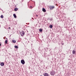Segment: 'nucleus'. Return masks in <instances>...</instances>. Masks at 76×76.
<instances>
[{"label": "nucleus", "instance_id": "obj_1", "mask_svg": "<svg viewBox=\"0 0 76 76\" xmlns=\"http://www.w3.org/2000/svg\"><path fill=\"white\" fill-rule=\"evenodd\" d=\"M50 74L52 76H54L55 74H56V72L54 71H52L50 72Z\"/></svg>", "mask_w": 76, "mask_h": 76}, {"label": "nucleus", "instance_id": "obj_2", "mask_svg": "<svg viewBox=\"0 0 76 76\" xmlns=\"http://www.w3.org/2000/svg\"><path fill=\"white\" fill-rule=\"evenodd\" d=\"M49 9L50 10H53V9H54L55 8V7L54 6H49Z\"/></svg>", "mask_w": 76, "mask_h": 76}, {"label": "nucleus", "instance_id": "obj_3", "mask_svg": "<svg viewBox=\"0 0 76 76\" xmlns=\"http://www.w3.org/2000/svg\"><path fill=\"white\" fill-rule=\"evenodd\" d=\"M21 63L22 64H24L25 62V61L23 60H22L21 61Z\"/></svg>", "mask_w": 76, "mask_h": 76}, {"label": "nucleus", "instance_id": "obj_4", "mask_svg": "<svg viewBox=\"0 0 76 76\" xmlns=\"http://www.w3.org/2000/svg\"><path fill=\"white\" fill-rule=\"evenodd\" d=\"M21 35L22 37H23L24 35H25V32L24 31H22V32L21 33Z\"/></svg>", "mask_w": 76, "mask_h": 76}, {"label": "nucleus", "instance_id": "obj_5", "mask_svg": "<svg viewBox=\"0 0 76 76\" xmlns=\"http://www.w3.org/2000/svg\"><path fill=\"white\" fill-rule=\"evenodd\" d=\"M0 65L1 66H3L4 65V63L3 62H1L0 64Z\"/></svg>", "mask_w": 76, "mask_h": 76}, {"label": "nucleus", "instance_id": "obj_6", "mask_svg": "<svg viewBox=\"0 0 76 76\" xmlns=\"http://www.w3.org/2000/svg\"><path fill=\"white\" fill-rule=\"evenodd\" d=\"M72 54H76V51L74 50H73Z\"/></svg>", "mask_w": 76, "mask_h": 76}, {"label": "nucleus", "instance_id": "obj_7", "mask_svg": "<svg viewBox=\"0 0 76 76\" xmlns=\"http://www.w3.org/2000/svg\"><path fill=\"white\" fill-rule=\"evenodd\" d=\"M42 10L44 12H46V10H45V9L44 8H42Z\"/></svg>", "mask_w": 76, "mask_h": 76}, {"label": "nucleus", "instance_id": "obj_8", "mask_svg": "<svg viewBox=\"0 0 76 76\" xmlns=\"http://www.w3.org/2000/svg\"><path fill=\"white\" fill-rule=\"evenodd\" d=\"M12 42H13V43H15L16 42V41L15 40H12Z\"/></svg>", "mask_w": 76, "mask_h": 76}, {"label": "nucleus", "instance_id": "obj_9", "mask_svg": "<svg viewBox=\"0 0 76 76\" xmlns=\"http://www.w3.org/2000/svg\"><path fill=\"white\" fill-rule=\"evenodd\" d=\"M18 10V8H15L14 9V10L15 11V12L17 11Z\"/></svg>", "mask_w": 76, "mask_h": 76}, {"label": "nucleus", "instance_id": "obj_10", "mask_svg": "<svg viewBox=\"0 0 76 76\" xmlns=\"http://www.w3.org/2000/svg\"><path fill=\"white\" fill-rule=\"evenodd\" d=\"M49 27L50 28H53V25H50L49 26Z\"/></svg>", "mask_w": 76, "mask_h": 76}, {"label": "nucleus", "instance_id": "obj_11", "mask_svg": "<svg viewBox=\"0 0 76 76\" xmlns=\"http://www.w3.org/2000/svg\"><path fill=\"white\" fill-rule=\"evenodd\" d=\"M44 75L45 76H48V74L47 73H45Z\"/></svg>", "mask_w": 76, "mask_h": 76}, {"label": "nucleus", "instance_id": "obj_12", "mask_svg": "<svg viewBox=\"0 0 76 76\" xmlns=\"http://www.w3.org/2000/svg\"><path fill=\"white\" fill-rule=\"evenodd\" d=\"M13 16L15 18H16V14H13Z\"/></svg>", "mask_w": 76, "mask_h": 76}, {"label": "nucleus", "instance_id": "obj_13", "mask_svg": "<svg viewBox=\"0 0 76 76\" xmlns=\"http://www.w3.org/2000/svg\"><path fill=\"white\" fill-rule=\"evenodd\" d=\"M1 18H4V16H3V15H1Z\"/></svg>", "mask_w": 76, "mask_h": 76}, {"label": "nucleus", "instance_id": "obj_14", "mask_svg": "<svg viewBox=\"0 0 76 76\" xmlns=\"http://www.w3.org/2000/svg\"><path fill=\"white\" fill-rule=\"evenodd\" d=\"M42 29H39V32H42Z\"/></svg>", "mask_w": 76, "mask_h": 76}, {"label": "nucleus", "instance_id": "obj_15", "mask_svg": "<svg viewBox=\"0 0 76 76\" xmlns=\"http://www.w3.org/2000/svg\"><path fill=\"white\" fill-rule=\"evenodd\" d=\"M15 48H18V47L17 46H15Z\"/></svg>", "mask_w": 76, "mask_h": 76}, {"label": "nucleus", "instance_id": "obj_16", "mask_svg": "<svg viewBox=\"0 0 76 76\" xmlns=\"http://www.w3.org/2000/svg\"><path fill=\"white\" fill-rule=\"evenodd\" d=\"M7 40L5 41V43L7 44Z\"/></svg>", "mask_w": 76, "mask_h": 76}, {"label": "nucleus", "instance_id": "obj_17", "mask_svg": "<svg viewBox=\"0 0 76 76\" xmlns=\"http://www.w3.org/2000/svg\"><path fill=\"white\" fill-rule=\"evenodd\" d=\"M48 19L49 20H51V21L53 19H52V18H50V19L48 18Z\"/></svg>", "mask_w": 76, "mask_h": 76}, {"label": "nucleus", "instance_id": "obj_18", "mask_svg": "<svg viewBox=\"0 0 76 76\" xmlns=\"http://www.w3.org/2000/svg\"><path fill=\"white\" fill-rule=\"evenodd\" d=\"M36 15V16H37V17H38V15Z\"/></svg>", "mask_w": 76, "mask_h": 76}, {"label": "nucleus", "instance_id": "obj_19", "mask_svg": "<svg viewBox=\"0 0 76 76\" xmlns=\"http://www.w3.org/2000/svg\"><path fill=\"white\" fill-rule=\"evenodd\" d=\"M30 8H32V6H30Z\"/></svg>", "mask_w": 76, "mask_h": 76}, {"label": "nucleus", "instance_id": "obj_20", "mask_svg": "<svg viewBox=\"0 0 76 76\" xmlns=\"http://www.w3.org/2000/svg\"><path fill=\"white\" fill-rule=\"evenodd\" d=\"M62 45H64V43H62Z\"/></svg>", "mask_w": 76, "mask_h": 76}, {"label": "nucleus", "instance_id": "obj_21", "mask_svg": "<svg viewBox=\"0 0 76 76\" xmlns=\"http://www.w3.org/2000/svg\"><path fill=\"white\" fill-rule=\"evenodd\" d=\"M0 46H1V44L0 43Z\"/></svg>", "mask_w": 76, "mask_h": 76}, {"label": "nucleus", "instance_id": "obj_22", "mask_svg": "<svg viewBox=\"0 0 76 76\" xmlns=\"http://www.w3.org/2000/svg\"><path fill=\"white\" fill-rule=\"evenodd\" d=\"M48 76H50V75H48Z\"/></svg>", "mask_w": 76, "mask_h": 76}, {"label": "nucleus", "instance_id": "obj_23", "mask_svg": "<svg viewBox=\"0 0 76 76\" xmlns=\"http://www.w3.org/2000/svg\"><path fill=\"white\" fill-rule=\"evenodd\" d=\"M10 28V27H9V28Z\"/></svg>", "mask_w": 76, "mask_h": 76}]
</instances>
